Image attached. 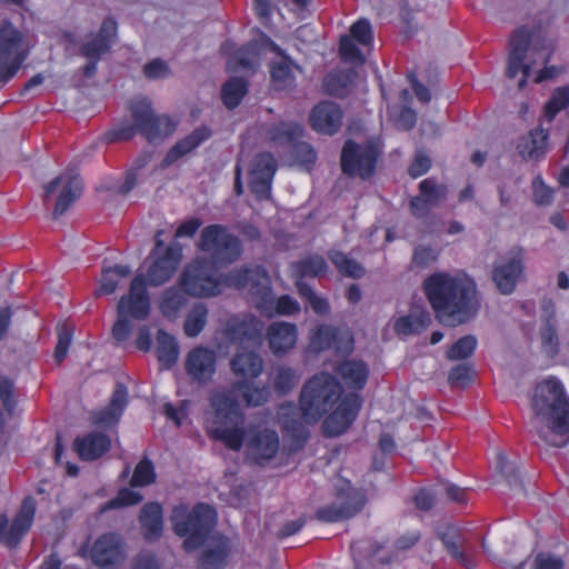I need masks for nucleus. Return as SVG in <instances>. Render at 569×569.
<instances>
[{
  "label": "nucleus",
  "mask_w": 569,
  "mask_h": 569,
  "mask_svg": "<svg viewBox=\"0 0 569 569\" xmlns=\"http://www.w3.org/2000/svg\"><path fill=\"white\" fill-rule=\"evenodd\" d=\"M262 360L263 358H231L232 372L242 379L234 381L230 390H217L211 393L209 402L213 427L208 430L211 439L221 441L233 451H239L247 440L248 453L259 466L276 457L280 446L279 436L271 429L250 428L246 432L242 427L244 415L232 393L239 396L247 407H259L268 401L269 387L258 386L253 381L263 370Z\"/></svg>",
  "instance_id": "obj_1"
},
{
  "label": "nucleus",
  "mask_w": 569,
  "mask_h": 569,
  "mask_svg": "<svg viewBox=\"0 0 569 569\" xmlns=\"http://www.w3.org/2000/svg\"><path fill=\"white\" fill-rule=\"evenodd\" d=\"M343 387L331 373L318 372L309 378L299 395L301 416L308 423H317L322 418L323 433L338 437L345 433L357 419L363 399L358 392L342 397Z\"/></svg>",
  "instance_id": "obj_2"
},
{
  "label": "nucleus",
  "mask_w": 569,
  "mask_h": 569,
  "mask_svg": "<svg viewBox=\"0 0 569 569\" xmlns=\"http://www.w3.org/2000/svg\"><path fill=\"white\" fill-rule=\"evenodd\" d=\"M423 291L442 322L465 323L477 312V287L472 279L436 272L425 279Z\"/></svg>",
  "instance_id": "obj_3"
},
{
  "label": "nucleus",
  "mask_w": 569,
  "mask_h": 569,
  "mask_svg": "<svg viewBox=\"0 0 569 569\" xmlns=\"http://www.w3.org/2000/svg\"><path fill=\"white\" fill-rule=\"evenodd\" d=\"M535 416L541 418L552 433L548 439L545 432H538L539 438L552 447H565L569 442V398L561 381L550 376L538 382L531 400Z\"/></svg>",
  "instance_id": "obj_4"
},
{
  "label": "nucleus",
  "mask_w": 569,
  "mask_h": 569,
  "mask_svg": "<svg viewBox=\"0 0 569 569\" xmlns=\"http://www.w3.org/2000/svg\"><path fill=\"white\" fill-rule=\"evenodd\" d=\"M532 42V33L526 27H520L512 33L509 46L508 63L506 76L509 79L516 78L520 72L522 78L519 80V89H523L530 77L532 66L541 62L545 67L539 70L533 78L535 83H541L546 80L553 79L559 70L555 66L548 67L547 63L551 58V50L545 43Z\"/></svg>",
  "instance_id": "obj_5"
},
{
  "label": "nucleus",
  "mask_w": 569,
  "mask_h": 569,
  "mask_svg": "<svg viewBox=\"0 0 569 569\" xmlns=\"http://www.w3.org/2000/svg\"><path fill=\"white\" fill-rule=\"evenodd\" d=\"M170 521L173 532L184 538L182 547L186 551L201 548L217 523L216 509L204 502L196 503L192 509L187 505L174 506Z\"/></svg>",
  "instance_id": "obj_6"
},
{
  "label": "nucleus",
  "mask_w": 569,
  "mask_h": 569,
  "mask_svg": "<svg viewBox=\"0 0 569 569\" xmlns=\"http://www.w3.org/2000/svg\"><path fill=\"white\" fill-rule=\"evenodd\" d=\"M198 248L209 253L213 263L224 266L236 262L243 251L240 239L220 223L208 224L201 230Z\"/></svg>",
  "instance_id": "obj_7"
},
{
  "label": "nucleus",
  "mask_w": 569,
  "mask_h": 569,
  "mask_svg": "<svg viewBox=\"0 0 569 569\" xmlns=\"http://www.w3.org/2000/svg\"><path fill=\"white\" fill-rule=\"evenodd\" d=\"M179 286L192 297H214L222 291V274L212 261L204 258L196 259L181 272Z\"/></svg>",
  "instance_id": "obj_8"
},
{
  "label": "nucleus",
  "mask_w": 569,
  "mask_h": 569,
  "mask_svg": "<svg viewBox=\"0 0 569 569\" xmlns=\"http://www.w3.org/2000/svg\"><path fill=\"white\" fill-rule=\"evenodd\" d=\"M380 154V149L373 142L358 143L348 139L341 149V171L350 178L368 180L376 172Z\"/></svg>",
  "instance_id": "obj_9"
},
{
  "label": "nucleus",
  "mask_w": 569,
  "mask_h": 569,
  "mask_svg": "<svg viewBox=\"0 0 569 569\" xmlns=\"http://www.w3.org/2000/svg\"><path fill=\"white\" fill-rule=\"evenodd\" d=\"M129 110L138 132L149 142L162 140L176 131L177 122L168 114H157L147 97L133 100Z\"/></svg>",
  "instance_id": "obj_10"
},
{
  "label": "nucleus",
  "mask_w": 569,
  "mask_h": 569,
  "mask_svg": "<svg viewBox=\"0 0 569 569\" xmlns=\"http://www.w3.org/2000/svg\"><path fill=\"white\" fill-rule=\"evenodd\" d=\"M263 322L256 316L232 318L224 328L226 339L237 348L234 356H259L257 349L263 341Z\"/></svg>",
  "instance_id": "obj_11"
},
{
  "label": "nucleus",
  "mask_w": 569,
  "mask_h": 569,
  "mask_svg": "<svg viewBox=\"0 0 569 569\" xmlns=\"http://www.w3.org/2000/svg\"><path fill=\"white\" fill-rule=\"evenodd\" d=\"M162 230L156 234L154 248L152 249V262L147 269L144 277L147 284L151 287H160L176 274L181 260L182 249L179 244L164 246L163 240L160 239Z\"/></svg>",
  "instance_id": "obj_12"
},
{
  "label": "nucleus",
  "mask_w": 569,
  "mask_h": 569,
  "mask_svg": "<svg viewBox=\"0 0 569 569\" xmlns=\"http://www.w3.org/2000/svg\"><path fill=\"white\" fill-rule=\"evenodd\" d=\"M28 57L22 49V34L13 24L3 20L0 24V83H8L21 69Z\"/></svg>",
  "instance_id": "obj_13"
},
{
  "label": "nucleus",
  "mask_w": 569,
  "mask_h": 569,
  "mask_svg": "<svg viewBox=\"0 0 569 569\" xmlns=\"http://www.w3.org/2000/svg\"><path fill=\"white\" fill-rule=\"evenodd\" d=\"M78 556L90 559L101 569H109L126 558V543L119 533L106 532L100 535L91 547L88 542L83 543L78 550Z\"/></svg>",
  "instance_id": "obj_14"
},
{
  "label": "nucleus",
  "mask_w": 569,
  "mask_h": 569,
  "mask_svg": "<svg viewBox=\"0 0 569 569\" xmlns=\"http://www.w3.org/2000/svg\"><path fill=\"white\" fill-rule=\"evenodd\" d=\"M339 502L329 503L317 509L315 519L325 523L348 520L358 515L366 505L365 495L350 482L339 488L336 493Z\"/></svg>",
  "instance_id": "obj_15"
},
{
  "label": "nucleus",
  "mask_w": 569,
  "mask_h": 569,
  "mask_svg": "<svg viewBox=\"0 0 569 569\" xmlns=\"http://www.w3.org/2000/svg\"><path fill=\"white\" fill-rule=\"evenodd\" d=\"M309 346L317 353L332 350L336 356H351L355 339L347 326L320 323L311 329Z\"/></svg>",
  "instance_id": "obj_16"
},
{
  "label": "nucleus",
  "mask_w": 569,
  "mask_h": 569,
  "mask_svg": "<svg viewBox=\"0 0 569 569\" xmlns=\"http://www.w3.org/2000/svg\"><path fill=\"white\" fill-rule=\"evenodd\" d=\"M37 511V502L32 496L23 498L20 509L11 525L6 515H0V543L12 549L19 546L23 537L30 530Z\"/></svg>",
  "instance_id": "obj_17"
},
{
  "label": "nucleus",
  "mask_w": 569,
  "mask_h": 569,
  "mask_svg": "<svg viewBox=\"0 0 569 569\" xmlns=\"http://www.w3.org/2000/svg\"><path fill=\"white\" fill-rule=\"evenodd\" d=\"M234 289L248 288L250 293L267 300L271 295L270 279L267 270L261 266L241 267L222 274V287Z\"/></svg>",
  "instance_id": "obj_18"
},
{
  "label": "nucleus",
  "mask_w": 569,
  "mask_h": 569,
  "mask_svg": "<svg viewBox=\"0 0 569 569\" xmlns=\"http://www.w3.org/2000/svg\"><path fill=\"white\" fill-rule=\"evenodd\" d=\"M59 188L61 189L52 212L54 219L61 217L81 196L83 182L77 173H62L44 186V201Z\"/></svg>",
  "instance_id": "obj_19"
},
{
  "label": "nucleus",
  "mask_w": 569,
  "mask_h": 569,
  "mask_svg": "<svg viewBox=\"0 0 569 569\" xmlns=\"http://www.w3.org/2000/svg\"><path fill=\"white\" fill-rule=\"evenodd\" d=\"M144 276H136L129 288V293L120 298L117 312L129 318L144 320L150 315V298Z\"/></svg>",
  "instance_id": "obj_20"
},
{
  "label": "nucleus",
  "mask_w": 569,
  "mask_h": 569,
  "mask_svg": "<svg viewBox=\"0 0 569 569\" xmlns=\"http://www.w3.org/2000/svg\"><path fill=\"white\" fill-rule=\"evenodd\" d=\"M277 172V161L272 153H258L250 170V190L259 199L271 197V187Z\"/></svg>",
  "instance_id": "obj_21"
},
{
  "label": "nucleus",
  "mask_w": 569,
  "mask_h": 569,
  "mask_svg": "<svg viewBox=\"0 0 569 569\" xmlns=\"http://www.w3.org/2000/svg\"><path fill=\"white\" fill-rule=\"evenodd\" d=\"M342 122V109L338 103L329 100L317 103L309 114L311 129L322 136H335L341 129Z\"/></svg>",
  "instance_id": "obj_22"
},
{
  "label": "nucleus",
  "mask_w": 569,
  "mask_h": 569,
  "mask_svg": "<svg viewBox=\"0 0 569 569\" xmlns=\"http://www.w3.org/2000/svg\"><path fill=\"white\" fill-rule=\"evenodd\" d=\"M117 31V21L113 18H106L99 31L81 46V54L86 58L100 59L111 49Z\"/></svg>",
  "instance_id": "obj_23"
},
{
  "label": "nucleus",
  "mask_w": 569,
  "mask_h": 569,
  "mask_svg": "<svg viewBox=\"0 0 569 569\" xmlns=\"http://www.w3.org/2000/svg\"><path fill=\"white\" fill-rule=\"evenodd\" d=\"M111 448V439L102 432H89L77 437L73 449L83 461H93L106 455Z\"/></svg>",
  "instance_id": "obj_24"
},
{
  "label": "nucleus",
  "mask_w": 569,
  "mask_h": 569,
  "mask_svg": "<svg viewBox=\"0 0 569 569\" xmlns=\"http://www.w3.org/2000/svg\"><path fill=\"white\" fill-rule=\"evenodd\" d=\"M211 137V130L206 126L194 128L188 136L178 140L166 153L162 167L167 168L197 149Z\"/></svg>",
  "instance_id": "obj_25"
},
{
  "label": "nucleus",
  "mask_w": 569,
  "mask_h": 569,
  "mask_svg": "<svg viewBox=\"0 0 569 569\" xmlns=\"http://www.w3.org/2000/svg\"><path fill=\"white\" fill-rule=\"evenodd\" d=\"M431 321V315L425 307L412 306L408 315L393 321L392 329L398 336H415L423 332Z\"/></svg>",
  "instance_id": "obj_26"
},
{
  "label": "nucleus",
  "mask_w": 569,
  "mask_h": 569,
  "mask_svg": "<svg viewBox=\"0 0 569 569\" xmlns=\"http://www.w3.org/2000/svg\"><path fill=\"white\" fill-rule=\"evenodd\" d=\"M128 406V388L122 382H117L108 406L100 410L94 422L101 426H111L118 423Z\"/></svg>",
  "instance_id": "obj_27"
},
{
  "label": "nucleus",
  "mask_w": 569,
  "mask_h": 569,
  "mask_svg": "<svg viewBox=\"0 0 569 569\" xmlns=\"http://www.w3.org/2000/svg\"><path fill=\"white\" fill-rule=\"evenodd\" d=\"M267 336L273 355L279 356L295 347L298 339V329L293 323L273 322L269 326Z\"/></svg>",
  "instance_id": "obj_28"
},
{
  "label": "nucleus",
  "mask_w": 569,
  "mask_h": 569,
  "mask_svg": "<svg viewBox=\"0 0 569 569\" xmlns=\"http://www.w3.org/2000/svg\"><path fill=\"white\" fill-rule=\"evenodd\" d=\"M548 141V130L536 128L521 137L517 144V150L522 159L539 161L547 152Z\"/></svg>",
  "instance_id": "obj_29"
},
{
  "label": "nucleus",
  "mask_w": 569,
  "mask_h": 569,
  "mask_svg": "<svg viewBox=\"0 0 569 569\" xmlns=\"http://www.w3.org/2000/svg\"><path fill=\"white\" fill-rule=\"evenodd\" d=\"M523 271V264L520 257H513L507 262L495 267L492 279L502 295H510L516 289L518 279Z\"/></svg>",
  "instance_id": "obj_30"
},
{
  "label": "nucleus",
  "mask_w": 569,
  "mask_h": 569,
  "mask_svg": "<svg viewBox=\"0 0 569 569\" xmlns=\"http://www.w3.org/2000/svg\"><path fill=\"white\" fill-rule=\"evenodd\" d=\"M337 373L349 389L359 391L368 381L369 368L361 359L342 358L337 367Z\"/></svg>",
  "instance_id": "obj_31"
},
{
  "label": "nucleus",
  "mask_w": 569,
  "mask_h": 569,
  "mask_svg": "<svg viewBox=\"0 0 569 569\" xmlns=\"http://www.w3.org/2000/svg\"><path fill=\"white\" fill-rule=\"evenodd\" d=\"M303 134V127L295 121H279L270 124L266 137L273 147L292 148Z\"/></svg>",
  "instance_id": "obj_32"
},
{
  "label": "nucleus",
  "mask_w": 569,
  "mask_h": 569,
  "mask_svg": "<svg viewBox=\"0 0 569 569\" xmlns=\"http://www.w3.org/2000/svg\"><path fill=\"white\" fill-rule=\"evenodd\" d=\"M143 538L148 541H156L163 531V508L159 502H147L143 505L139 516Z\"/></svg>",
  "instance_id": "obj_33"
},
{
  "label": "nucleus",
  "mask_w": 569,
  "mask_h": 569,
  "mask_svg": "<svg viewBox=\"0 0 569 569\" xmlns=\"http://www.w3.org/2000/svg\"><path fill=\"white\" fill-rule=\"evenodd\" d=\"M358 78V72L352 69H337L330 71L322 81L323 90L327 94L346 98Z\"/></svg>",
  "instance_id": "obj_34"
},
{
  "label": "nucleus",
  "mask_w": 569,
  "mask_h": 569,
  "mask_svg": "<svg viewBox=\"0 0 569 569\" xmlns=\"http://www.w3.org/2000/svg\"><path fill=\"white\" fill-rule=\"evenodd\" d=\"M188 293L181 286L164 289L159 299V310L163 317L174 320L188 302Z\"/></svg>",
  "instance_id": "obj_35"
},
{
  "label": "nucleus",
  "mask_w": 569,
  "mask_h": 569,
  "mask_svg": "<svg viewBox=\"0 0 569 569\" xmlns=\"http://www.w3.org/2000/svg\"><path fill=\"white\" fill-rule=\"evenodd\" d=\"M328 270L326 259L320 254H310L298 261L292 262L291 271L295 278V286L305 278H317L325 274Z\"/></svg>",
  "instance_id": "obj_36"
},
{
  "label": "nucleus",
  "mask_w": 569,
  "mask_h": 569,
  "mask_svg": "<svg viewBox=\"0 0 569 569\" xmlns=\"http://www.w3.org/2000/svg\"><path fill=\"white\" fill-rule=\"evenodd\" d=\"M186 371L199 385L210 382L217 370V358H187Z\"/></svg>",
  "instance_id": "obj_37"
},
{
  "label": "nucleus",
  "mask_w": 569,
  "mask_h": 569,
  "mask_svg": "<svg viewBox=\"0 0 569 569\" xmlns=\"http://www.w3.org/2000/svg\"><path fill=\"white\" fill-rule=\"evenodd\" d=\"M248 93V82L240 77H232L222 84L221 99L229 110L237 108Z\"/></svg>",
  "instance_id": "obj_38"
},
{
  "label": "nucleus",
  "mask_w": 569,
  "mask_h": 569,
  "mask_svg": "<svg viewBox=\"0 0 569 569\" xmlns=\"http://www.w3.org/2000/svg\"><path fill=\"white\" fill-rule=\"evenodd\" d=\"M448 553L467 569L476 567V560L472 552L462 550L458 536L450 532H442L439 536Z\"/></svg>",
  "instance_id": "obj_39"
},
{
  "label": "nucleus",
  "mask_w": 569,
  "mask_h": 569,
  "mask_svg": "<svg viewBox=\"0 0 569 569\" xmlns=\"http://www.w3.org/2000/svg\"><path fill=\"white\" fill-rule=\"evenodd\" d=\"M328 258L340 274L352 279H360L365 274V268L355 259L342 251L330 250Z\"/></svg>",
  "instance_id": "obj_40"
},
{
  "label": "nucleus",
  "mask_w": 569,
  "mask_h": 569,
  "mask_svg": "<svg viewBox=\"0 0 569 569\" xmlns=\"http://www.w3.org/2000/svg\"><path fill=\"white\" fill-rule=\"evenodd\" d=\"M131 274V269L127 264H116L114 267L102 269L100 287L97 295H111L119 284L121 278H127Z\"/></svg>",
  "instance_id": "obj_41"
},
{
  "label": "nucleus",
  "mask_w": 569,
  "mask_h": 569,
  "mask_svg": "<svg viewBox=\"0 0 569 569\" xmlns=\"http://www.w3.org/2000/svg\"><path fill=\"white\" fill-rule=\"evenodd\" d=\"M229 551L227 541L220 542L216 548L204 550L199 559V569H223Z\"/></svg>",
  "instance_id": "obj_42"
},
{
  "label": "nucleus",
  "mask_w": 569,
  "mask_h": 569,
  "mask_svg": "<svg viewBox=\"0 0 569 569\" xmlns=\"http://www.w3.org/2000/svg\"><path fill=\"white\" fill-rule=\"evenodd\" d=\"M297 67L292 59L273 62L270 67V76L277 89H287L295 82L292 68Z\"/></svg>",
  "instance_id": "obj_43"
},
{
  "label": "nucleus",
  "mask_w": 569,
  "mask_h": 569,
  "mask_svg": "<svg viewBox=\"0 0 569 569\" xmlns=\"http://www.w3.org/2000/svg\"><path fill=\"white\" fill-rule=\"evenodd\" d=\"M208 309L203 305H196L187 315L183 331L188 337H197L206 327Z\"/></svg>",
  "instance_id": "obj_44"
},
{
  "label": "nucleus",
  "mask_w": 569,
  "mask_h": 569,
  "mask_svg": "<svg viewBox=\"0 0 569 569\" xmlns=\"http://www.w3.org/2000/svg\"><path fill=\"white\" fill-rule=\"evenodd\" d=\"M476 371L469 363L453 366L448 375V383L452 389H466L473 382Z\"/></svg>",
  "instance_id": "obj_45"
},
{
  "label": "nucleus",
  "mask_w": 569,
  "mask_h": 569,
  "mask_svg": "<svg viewBox=\"0 0 569 569\" xmlns=\"http://www.w3.org/2000/svg\"><path fill=\"white\" fill-rule=\"evenodd\" d=\"M569 106V86L558 87L551 93L549 100L545 104L543 114L552 121L555 117Z\"/></svg>",
  "instance_id": "obj_46"
},
{
  "label": "nucleus",
  "mask_w": 569,
  "mask_h": 569,
  "mask_svg": "<svg viewBox=\"0 0 569 569\" xmlns=\"http://www.w3.org/2000/svg\"><path fill=\"white\" fill-rule=\"evenodd\" d=\"M297 291L302 299L308 301L315 313L325 316L330 311L328 300L326 298L319 297L308 282L299 281L297 283Z\"/></svg>",
  "instance_id": "obj_47"
},
{
  "label": "nucleus",
  "mask_w": 569,
  "mask_h": 569,
  "mask_svg": "<svg viewBox=\"0 0 569 569\" xmlns=\"http://www.w3.org/2000/svg\"><path fill=\"white\" fill-rule=\"evenodd\" d=\"M448 187L437 183L432 178H426L419 183V192L426 198L431 207L439 204L448 196Z\"/></svg>",
  "instance_id": "obj_48"
},
{
  "label": "nucleus",
  "mask_w": 569,
  "mask_h": 569,
  "mask_svg": "<svg viewBox=\"0 0 569 569\" xmlns=\"http://www.w3.org/2000/svg\"><path fill=\"white\" fill-rule=\"evenodd\" d=\"M339 54L342 61L353 63L356 66H362L366 62V57L349 36H342L339 41Z\"/></svg>",
  "instance_id": "obj_49"
},
{
  "label": "nucleus",
  "mask_w": 569,
  "mask_h": 569,
  "mask_svg": "<svg viewBox=\"0 0 569 569\" xmlns=\"http://www.w3.org/2000/svg\"><path fill=\"white\" fill-rule=\"evenodd\" d=\"M156 478L157 475L152 461L143 458L137 463L130 485L131 487H146L153 483Z\"/></svg>",
  "instance_id": "obj_50"
},
{
  "label": "nucleus",
  "mask_w": 569,
  "mask_h": 569,
  "mask_svg": "<svg viewBox=\"0 0 569 569\" xmlns=\"http://www.w3.org/2000/svg\"><path fill=\"white\" fill-rule=\"evenodd\" d=\"M348 36L362 47L371 48L373 46L372 27L366 18H360L352 23Z\"/></svg>",
  "instance_id": "obj_51"
},
{
  "label": "nucleus",
  "mask_w": 569,
  "mask_h": 569,
  "mask_svg": "<svg viewBox=\"0 0 569 569\" xmlns=\"http://www.w3.org/2000/svg\"><path fill=\"white\" fill-rule=\"evenodd\" d=\"M142 499L143 496L140 492L134 491L130 488H121L119 489L114 498L110 499L104 503L102 510L136 506L140 503Z\"/></svg>",
  "instance_id": "obj_52"
},
{
  "label": "nucleus",
  "mask_w": 569,
  "mask_h": 569,
  "mask_svg": "<svg viewBox=\"0 0 569 569\" xmlns=\"http://www.w3.org/2000/svg\"><path fill=\"white\" fill-rule=\"evenodd\" d=\"M296 372L292 368L280 367L273 380V388L278 395H288L296 385Z\"/></svg>",
  "instance_id": "obj_53"
},
{
  "label": "nucleus",
  "mask_w": 569,
  "mask_h": 569,
  "mask_svg": "<svg viewBox=\"0 0 569 569\" xmlns=\"http://www.w3.org/2000/svg\"><path fill=\"white\" fill-rule=\"evenodd\" d=\"M292 156L308 170L312 169L317 161V153L312 146L300 140L292 147Z\"/></svg>",
  "instance_id": "obj_54"
},
{
  "label": "nucleus",
  "mask_w": 569,
  "mask_h": 569,
  "mask_svg": "<svg viewBox=\"0 0 569 569\" xmlns=\"http://www.w3.org/2000/svg\"><path fill=\"white\" fill-rule=\"evenodd\" d=\"M157 352V356H179V345L176 337L166 330H158Z\"/></svg>",
  "instance_id": "obj_55"
},
{
  "label": "nucleus",
  "mask_w": 569,
  "mask_h": 569,
  "mask_svg": "<svg viewBox=\"0 0 569 569\" xmlns=\"http://www.w3.org/2000/svg\"><path fill=\"white\" fill-rule=\"evenodd\" d=\"M0 400L8 413L14 410L17 405L14 399V382L6 376H0Z\"/></svg>",
  "instance_id": "obj_56"
},
{
  "label": "nucleus",
  "mask_w": 569,
  "mask_h": 569,
  "mask_svg": "<svg viewBox=\"0 0 569 569\" xmlns=\"http://www.w3.org/2000/svg\"><path fill=\"white\" fill-rule=\"evenodd\" d=\"M533 200L538 206H548L553 200V189L548 187L539 174L532 180Z\"/></svg>",
  "instance_id": "obj_57"
},
{
  "label": "nucleus",
  "mask_w": 569,
  "mask_h": 569,
  "mask_svg": "<svg viewBox=\"0 0 569 569\" xmlns=\"http://www.w3.org/2000/svg\"><path fill=\"white\" fill-rule=\"evenodd\" d=\"M477 348V339L473 336L459 338L447 351L446 356H472Z\"/></svg>",
  "instance_id": "obj_58"
},
{
  "label": "nucleus",
  "mask_w": 569,
  "mask_h": 569,
  "mask_svg": "<svg viewBox=\"0 0 569 569\" xmlns=\"http://www.w3.org/2000/svg\"><path fill=\"white\" fill-rule=\"evenodd\" d=\"M136 123L126 124L119 128L111 129L103 134V141L106 143H114L120 141L131 140L137 132Z\"/></svg>",
  "instance_id": "obj_59"
},
{
  "label": "nucleus",
  "mask_w": 569,
  "mask_h": 569,
  "mask_svg": "<svg viewBox=\"0 0 569 569\" xmlns=\"http://www.w3.org/2000/svg\"><path fill=\"white\" fill-rule=\"evenodd\" d=\"M143 74L149 80L161 79L170 74V68L166 61L156 58L144 64Z\"/></svg>",
  "instance_id": "obj_60"
},
{
  "label": "nucleus",
  "mask_w": 569,
  "mask_h": 569,
  "mask_svg": "<svg viewBox=\"0 0 569 569\" xmlns=\"http://www.w3.org/2000/svg\"><path fill=\"white\" fill-rule=\"evenodd\" d=\"M430 168H431L430 158L425 152L418 151L415 154V158L408 168V173L411 178L417 179V178L426 174Z\"/></svg>",
  "instance_id": "obj_61"
},
{
  "label": "nucleus",
  "mask_w": 569,
  "mask_h": 569,
  "mask_svg": "<svg viewBox=\"0 0 569 569\" xmlns=\"http://www.w3.org/2000/svg\"><path fill=\"white\" fill-rule=\"evenodd\" d=\"M438 256L430 247L418 246L413 250L412 263L418 268H426L436 262Z\"/></svg>",
  "instance_id": "obj_62"
},
{
  "label": "nucleus",
  "mask_w": 569,
  "mask_h": 569,
  "mask_svg": "<svg viewBox=\"0 0 569 569\" xmlns=\"http://www.w3.org/2000/svg\"><path fill=\"white\" fill-rule=\"evenodd\" d=\"M497 469L507 479L509 485L517 483L519 475L511 462H509L507 456L503 452L497 453Z\"/></svg>",
  "instance_id": "obj_63"
},
{
  "label": "nucleus",
  "mask_w": 569,
  "mask_h": 569,
  "mask_svg": "<svg viewBox=\"0 0 569 569\" xmlns=\"http://www.w3.org/2000/svg\"><path fill=\"white\" fill-rule=\"evenodd\" d=\"M73 338V330L68 326L58 328V342L53 356H67Z\"/></svg>",
  "instance_id": "obj_64"
}]
</instances>
